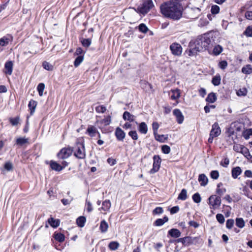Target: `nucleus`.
Here are the masks:
<instances>
[{
    "mask_svg": "<svg viewBox=\"0 0 252 252\" xmlns=\"http://www.w3.org/2000/svg\"><path fill=\"white\" fill-rule=\"evenodd\" d=\"M162 152L165 154H168L170 152V148L168 145H163L161 147Z\"/></svg>",
    "mask_w": 252,
    "mask_h": 252,
    "instance_id": "6e6d98bb",
    "label": "nucleus"
},
{
    "mask_svg": "<svg viewBox=\"0 0 252 252\" xmlns=\"http://www.w3.org/2000/svg\"><path fill=\"white\" fill-rule=\"evenodd\" d=\"M72 150L70 148H63L58 154V157L60 159L68 158L72 154Z\"/></svg>",
    "mask_w": 252,
    "mask_h": 252,
    "instance_id": "6e6552de",
    "label": "nucleus"
},
{
    "mask_svg": "<svg viewBox=\"0 0 252 252\" xmlns=\"http://www.w3.org/2000/svg\"><path fill=\"white\" fill-rule=\"evenodd\" d=\"M242 173V170L240 167H236L232 169V176L233 178L236 179Z\"/></svg>",
    "mask_w": 252,
    "mask_h": 252,
    "instance_id": "a211bd4d",
    "label": "nucleus"
},
{
    "mask_svg": "<svg viewBox=\"0 0 252 252\" xmlns=\"http://www.w3.org/2000/svg\"><path fill=\"white\" fill-rule=\"evenodd\" d=\"M168 220L167 217L165 216L163 219H158L154 222V225L159 226L162 225L165 222Z\"/></svg>",
    "mask_w": 252,
    "mask_h": 252,
    "instance_id": "4be33fe9",
    "label": "nucleus"
},
{
    "mask_svg": "<svg viewBox=\"0 0 252 252\" xmlns=\"http://www.w3.org/2000/svg\"><path fill=\"white\" fill-rule=\"evenodd\" d=\"M160 8L161 13L166 18L178 20L182 16L183 7L179 1H165Z\"/></svg>",
    "mask_w": 252,
    "mask_h": 252,
    "instance_id": "f257e3e1",
    "label": "nucleus"
},
{
    "mask_svg": "<svg viewBox=\"0 0 252 252\" xmlns=\"http://www.w3.org/2000/svg\"><path fill=\"white\" fill-rule=\"evenodd\" d=\"M106 110V108L103 105H100L95 107V111L98 113H104Z\"/></svg>",
    "mask_w": 252,
    "mask_h": 252,
    "instance_id": "864d4df0",
    "label": "nucleus"
},
{
    "mask_svg": "<svg viewBox=\"0 0 252 252\" xmlns=\"http://www.w3.org/2000/svg\"><path fill=\"white\" fill-rule=\"evenodd\" d=\"M54 235H55V236H54L55 239L57 241H58L60 242H62L64 241V236L63 234H62L61 233H55Z\"/></svg>",
    "mask_w": 252,
    "mask_h": 252,
    "instance_id": "ea45409f",
    "label": "nucleus"
},
{
    "mask_svg": "<svg viewBox=\"0 0 252 252\" xmlns=\"http://www.w3.org/2000/svg\"><path fill=\"white\" fill-rule=\"evenodd\" d=\"M245 221L243 218H236V225L237 227L242 228L245 226Z\"/></svg>",
    "mask_w": 252,
    "mask_h": 252,
    "instance_id": "2f4dec72",
    "label": "nucleus"
},
{
    "mask_svg": "<svg viewBox=\"0 0 252 252\" xmlns=\"http://www.w3.org/2000/svg\"><path fill=\"white\" fill-rule=\"evenodd\" d=\"M187 198V191L186 189H183L179 196L178 199L182 200H185Z\"/></svg>",
    "mask_w": 252,
    "mask_h": 252,
    "instance_id": "473e14b6",
    "label": "nucleus"
},
{
    "mask_svg": "<svg viewBox=\"0 0 252 252\" xmlns=\"http://www.w3.org/2000/svg\"><path fill=\"white\" fill-rule=\"evenodd\" d=\"M233 150L237 152L242 153L244 150H247V149L242 145L235 144L233 146Z\"/></svg>",
    "mask_w": 252,
    "mask_h": 252,
    "instance_id": "4c0bfd02",
    "label": "nucleus"
},
{
    "mask_svg": "<svg viewBox=\"0 0 252 252\" xmlns=\"http://www.w3.org/2000/svg\"><path fill=\"white\" fill-rule=\"evenodd\" d=\"M220 7L217 5H213L211 7V12L212 14H217L219 13Z\"/></svg>",
    "mask_w": 252,
    "mask_h": 252,
    "instance_id": "c03bdc74",
    "label": "nucleus"
},
{
    "mask_svg": "<svg viewBox=\"0 0 252 252\" xmlns=\"http://www.w3.org/2000/svg\"><path fill=\"white\" fill-rule=\"evenodd\" d=\"M12 168V164L10 162H6L4 164V168L8 171L11 170Z\"/></svg>",
    "mask_w": 252,
    "mask_h": 252,
    "instance_id": "0e129e2a",
    "label": "nucleus"
},
{
    "mask_svg": "<svg viewBox=\"0 0 252 252\" xmlns=\"http://www.w3.org/2000/svg\"><path fill=\"white\" fill-rule=\"evenodd\" d=\"M108 228V223L104 220L101 221L99 229L102 233H105L107 231Z\"/></svg>",
    "mask_w": 252,
    "mask_h": 252,
    "instance_id": "bb28decb",
    "label": "nucleus"
},
{
    "mask_svg": "<svg viewBox=\"0 0 252 252\" xmlns=\"http://www.w3.org/2000/svg\"><path fill=\"white\" fill-rule=\"evenodd\" d=\"M115 134L119 141H123L126 136L125 132L119 127L116 128Z\"/></svg>",
    "mask_w": 252,
    "mask_h": 252,
    "instance_id": "f8f14e48",
    "label": "nucleus"
},
{
    "mask_svg": "<svg viewBox=\"0 0 252 252\" xmlns=\"http://www.w3.org/2000/svg\"><path fill=\"white\" fill-rule=\"evenodd\" d=\"M74 155L78 158H84L85 154L84 146L82 143H76V145L74 147Z\"/></svg>",
    "mask_w": 252,
    "mask_h": 252,
    "instance_id": "20e7f679",
    "label": "nucleus"
},
{
    "mask_svg": "<svg viewBox=\"0 0 252 252\" xmlns=\"http://www.w3.org/2000/svg\"><path fill=\"white\" fill-rule=\"evenodd\" d=\"M154 134L157 132V130L159 127V125L157 122H153L152 124Z\"/></svg>",
    "mask_w": 252,
    "mask_h": 252,
    "instance_id": "e2e57ef3",
    "label": "nucleus"
},
{
    "mask_svg": "<svg viewBox=\"0 0 252 252\" xmlns=\"http://www.w3.org/2000/svg\"><path fill=\"white\" fill-rule=\"evenodd\" d=\"M227 63L225 61H222L220 62L219 66L222 69H224L227 66Z\"/></svg>",
    "mask_w": 252,
    "mask_h": 252,
    "instance_id": "680f3d73",
    "label": "nucleus"
},
{
    "mask_svg": "<svg viewBox=\"0 0 252 252\" xmlns=\"http://www.w3.org/2000/svg\"><path fill=\"white\" fill-rule=\"evenodd\" d=\"M221 77L220 75L217 74L215 76L212 80V83L214 86H218L220 83Z\"/></svg>",
    "mask_w": 252,
    "mask_h": 252,
    "instance_id": "7c9ffc66",
    "label": "nucleus"
},
{
    "mask_svg": "<svg viewBox=\"0 0 252 252\" xmlns=\"http://www.w3.org/2000/svg\"><path fill=\"white\" fill-rule=\"evenodd\" d=\"M111 122L110 116H108L103 120V123L105 126L109 125Z\"/></svg>",
    "mask_w": 252,
    "mask_h": 252,
    "instance_id": "774afa93",
    "label": "nucleus"
},
{
    "mask_svg": "<svg viewBox=\"0 0 252 252\" xmlns=\"http://www.w3.org/2000/svg\"><path fill=\"white\" fill-rule=\"evenodd\" d=\"M45 88V85L44 83H39L37 86V91L38 92L39 95L42 96L43 95V91Z\"/></svg>",
    "mask_w": 252,
    "mask_h": 252,
    "instance_id": "a19ab883",
    "label": "nucleus"
},
{
    "mask_svg": "<svg viewBox=\"0 0 252 252\" xmlns=\"http://www.w3.org/2000/svg\"><path fill=\"white\" fill-rule=\"evenodd\" d=\"M153 159L154 163L153 168L150 171L151 174H154L158 172L161 163V158L158 156H154Z\"/></svg>",
    "mask_w": 252,
    "mask_h": 252,
    "instance_id": "0eeeda50",
    "label": "nucleus"
},
{
    "mask_svg": "<svg viewBox=\"0 0 252 252\" xmlns=\"http://www.w3.org/2000/svg\"><path fill=\"white\" fill-rule=\"evenodd\" d=\"M123 118L125 120L129 122H133L135 119V116L127 111L124 113Z\"/></svg>",
    "mask_w": 252,
    "mask_h": 252,
    "instance_id": "f3484780",
    "label": "nucleus"
},
{
    "mask_svg": "<svg viewBox=\"0 0 252 252\" xmlns=\"http://www.w3.org/2000/svg\"><path fill=\"white\" fill-rule=\"evenodd\" d=\"M211 177L215 180H217L219 177V172L217 170L212 171L210 173Z\"/></svg>",
    "mask_w": 252,
    "mask_h": 252,
    "instance_id": "de8ad7c7",
    "label": "nucleus"
},
{
    "mask_svg": "<svg viewBox=\"0 0 252 252\" xmlns=\"http://www.w3.org/2000/svg\"><path fill=\"white\" fill-rule=\"evenodd\" d=\"M27 143L28 139L25 137H19L16 140V144L19 146H23Z\"/></svg>",
    "mask_w": 252,
    "mask_h": 252,
    "instance_id": "c85d7f7f",
    "label": "nucleus"
},
{
    "mask_svg": "<svg viewBox=\"0 0 252 252\" xmlns=\"http://www.w3.org/2000/svg\"><path fill=\"white\" fill-rule=\"evenodd\" d=\"M119 243L117 242H116V241H113V242H111L109 245H108V247L111 250H116L117 249H118V248L119 247Z\"/></svg>",
    "mask_w": 252,
    "mask_h": 252,
    "instance_id": "72a5a7b5",
    "label": "nucleus"
},
{
    "mask_svg": "<svg viewBox=\"0 0 252 252\" xmlns=\"http://www.w3.org/2000/svg\"><path fill=\"white\" fill-rule=\"evenodd\" d=\"M197 239V238H192L187 236L184 238H179L176 241L177 243L181 242L185 246H189V245L194 243V240Z\"/></svg>",
    "mask_w": 252,
    "mask_h": 252,
    "instance_id": "1a4fd4ad",
    "label": "nucleus"
},
{
    "mask_svg": "<svg viewBox=\"0 0 252 252\" xmlns=\"http://www.w3.org/2000/svg\"><path fill=\"white\" fill-rule=\"evenodd\" d=\"M168 234L172 237L177 238L181 236V233L178 229L172 228L168 231Z\"/></svg>",
    "mask_w": 252,
    "mask_h": 252,
    "instance_id": "dca6fc26",
    "label": "nucleus"
},
{
    "mask_svg": "<svg viewBox=\"0 0 252 252\" xmlns=\"http://www.w3.org/2000/svg\"><path fill=\"white\" fill-rule=\"evenodd\" d=\"M19 118L18 117H16V118H11L10 119V123L13 126H16V125H17L19 123Z\"/></svg>",
    "mask_w": 252,
    "mask_h": 252,
    "instance_id": "bf43d9fd",
    "label": "nucleus"
},
{
    "mask_svg": "<svg viewBox=\"0 0 252 252\" xmlns=\"http://www.w3.org/2000/svg\"><path fill=\"white\" fill-rule=\"evenodd\" d=\"M170 49L172 54L174 56H180L182 55V47L179 43H173L170 46Z\"/></svg>",
    "mask_w": 252,
    "mask_h": 252,
    "instance_id": "423d86ee",
    "label": "nucleus"
},
{
    "mask_svg": "<svg viewBox=\"0 0 252 252\" xmlns=\"http://www.w3.org/2000/svg\"><path fill=\"white\" fill-rule=\"evenodd\" d=\"M171 98L172 100H176L180 97V91L179 89L172 90L171 91Z\"/></svg>",
    "mask_w": 252,
    "mask_h": 252,
    "instance_id": "6ab92c4d",
    "label": "nucleus"
},
{
    "mask_svg": "<svg viewBox=\"0 0 252 252\" xmlns=\"http://www.w3.org/2000/svg\"><path fill=\"white\" fill-rule=\"evenodd\" d=\"M10 41V38L7 36H3L0 39V46H4L7 45Z\"/></svg>",
    "mask_w": 252,
    "mask_h": 252,
    "instance_id": "e433bc0d",
    "label": "nucleus"
},
{
    "mask_svg": "<svg viewBox=\"0 0 252 252\" xmlns=\"http://www.w3.org/2000/svg\"><path fill=\"white\" fill-rule=\"evenodd\" d=\"M42 65L44 68L47 70H51L53 69V66L47 62H44Z\"/></svg>",
    "mask_w": 252,
    "mask_h": 252,
    "instance_id": "5fc2aeb1",
    "label": "nucleus"
},
{
    "mask_svg": "<svg viewBox=\"0 0 252 252\" xmlns=\"http://www.w3.org/2000/svg\"><path fill=\"white\" fill-rule=\"evenodd\" d=\"M229 163V160L228 158H225L223 161L221 162L220 164L223 167H227Z\"/></svg>",
    "mask_w": 252,
    "mask_h": 252,
    "instance_id": "338daca9",
    "label": "nucleus"
},
{
    "mask_svg": "<svg viewBox=\"0 0 252 252\" xmlns=\"http://www.w3.org/2000/svg\"><path fill=\"white\" fill-rule=\"evenodd\" d=\"M83 46L88 47L91 44V40L90 38L83 39L81 41Z\"/></svg>",
    "mask_w": 252,
    "mask_h": 252,
    "instance_id": "49530a36",
    "label": "nucleus"
},
{
    "mask_svg": "<svg viewBox=\"0 0 252 252\" xmlns=\"http://www.w3.org/2000/svg\"><path fill=\"white\" fill-rule=\"evenodd\" d=\"M198 181L201 186H206L208 182V179L204 174H201L199 175Z\"/></svg>",
    "mask_w": 252,
    "mask_h": 252,
    "instance_id": "4468645a",
    "label": "nucleus"
},
{
    "mask_svg": "<svg viewBox=\"0 0 252 252\" xmlns=\"http://www.w3.org/2000/svg\"><path fill=\"white\" fill-rule=\"evenodd\" d=\"M37 106V102L33 100H31L29 103L28 107L31 110V114L32 115L35 112Z\"/></svg>",
    "mask_w": 252,
    "mask_h": 252,
    "instance_id": "aec40b11",
    "label": "nucleus"
},
{
    "mask_svg": "<svg viewBox=\"0 0 252 252\" xmlns=\"http://www.w3.org/2000/svg\"><path fill=\"white\" fill-rule=\"evenodd\" d=\"M13 67V63L12 61L6 62L4 64V72L5 73L11 75L12 73Z\"/></svg>",
    "mask_w": 252,
    "mask_h": 252,
    "instance_id": "ddd939ff",
    "label": "nucleus"
},
{
    "mask_svg": "<svg viewBox=\"0 0 252 252\" xmlns=\"http://www.w3.org/2000/svg\"><path fill=\"white\" fill-rule=\"evenodd\" d=\"M247 91L245 88L240 89L237 92V94L238 96H245L247 94Z\"/></svg>",
    "mask_w": 252,
    "mask_h": 252,
    "instance_id": "4d7b16f0",
    "label": "nucleus"
},
{
    "mask_svg": "<svg viewBox=\"0 0 252 252\" xmlns=\"http://www.w3.org/2000/svg\"><path fill=\"white\" fill-rule=\"evenodd\" d=\"M244 34L247 37H252V26H248L244 32Z\"/></svg>",
    "mask_w": 252,
    "mask_h": 252,
    "instance_id": "79ce46f5",
    "label": "nucleus"
},
{
    "mask_svg": "<svg viewBox=\"0 0 252 252\" xmlns=\"http://www.w3.org/2000/svg\"><path fill=\"white\" fill-rule=\"evenodd\" d=\"M86 222V218L83 216L78 217L76 220V223L79 227H82Z\"/></svg>",
    "mask_w": 252,
    "mask_h": 252,
    "instance_id": "cd10ccee",
    "label": "nucleus"
},
{
    "mask_svg": "<svg viewBox=\"0 0 252 252\" xmlns=\"http://www.w3.org/2000/svg\"><path fill=\"white\" fill-rule=\"evenodd\" d=\"M222 50L223 48L220 45H216L213 49V54L215 56H218L222 52Z\"/></svg>",
    "mask_w": 252,
    "mask_h": 252,
    "instance_id": "c756f323",
    "label": "nucleus"
},
{
    "mask_svg": "<svg viewBox=\"0 0 252 252\" xmlns=\"http://www.w3.org/2000/svg\"><path fill=\"white\" fill-rule=\"evenodd\" d=\"M216 219L220 224L223 223L225 220L223 216L221 214H218L216 215Z\"/></svg>",
    "mask_w": 252,
    "mask_h": 252,
    "instance_id": "603ef678",
    "label": "nucleus"
},
{
    "mask_svg": "<svg viewBox=\"0 0 252 252\" xmlns=\"http://www.w3.org/2000/svg\"><path fill=\"white\" fill-rule=\"evenodd\" d=\"M155 139L160 142H164L166 139L164 135H159L157 133H154Z\"/></svg>",
    "mask_w": 252,
    "mask_h": 252,
    "instance_id": "58836bf2",
    "label": "nucleus"
},
{
    "mask_svg": "<svg viewBox=\"0 0 252 252\" xmlns=\"http://www.w3.org/2000/svg\"><path fill=\"white\" fill-rule=\"evenodd\" d=\"M221 132L220 128L217 123H215L212 126V129L210 131L211 136L217 137Z\"/></svg>",
    "mask_w": 252,
    "mask_h": 252,
    "instance_id": "9d476101",
    "label": "nucleus"
},
{
    "mask_svg": "<svg viewBox=\"0 0 252 252\" xmlns=\"http://www.w3.org/2000/svg\"><path fill=\"white\" fill-rule=\"evenodd\" d=\"M216 100L217 96L214 93H210L206 98V100L209 103H214Z\"/></svg>",
    "mask_w": 252,
    "mask_h": 252,
    "instance_id": "a878e982",
    "label": "nucleus"
},
{
    "mask_svg": "<svg viewBox=\"0 0 252 252\" xmlns=\"http://www.w3.org/2000/svg\"><path fill=\"white\" fill-rule=\"evenodd\" d=\"M242 72L245 74H251L252 73V66L250 64H247L242 68Z\"/></svg>",
    "mask_w": 252,
    "mask_h": 252,
    "instance_id": "393cba45",
    "label": "nucleus"
},
{
    "mask_svg": "<svg viewBox=\"0 0 252 252\" xmlns=\"http://www.w3.org/2000/svg\"><path fill=\"white\" fill-rule=\"evenodd\" d=\"M189 224L190 226H192L195 228L198 227L199 226V224L198 223H197V222L193 221V220L189 221Z\"/></svg>",
    "mask_w": 252,
    "mask_h": 252,
    "instance_id": "69168bd1",
    "label": "nucleus"
},
{
    "mask_svg": "<svg viewBox=\"0 0 252 252\" xmlns=\"http://www.w3.org/2000/svg\"><path fill=\"white\" fill-rule=\"evenodd\" d=\"M163 212V210L162 207H156L153 211V214L154 215H158V214H161Z\"/></svg>",
    "mask_w": 252,
    "mask_h": 252,
    "instance_id": "09e8293b",
    "label": "nucleus"
},
{
    "mask_svg": "<svg viewBox=\"0 0 252 252\" xmlns=\"http://www.w3.org/2000/svg\"><path fill=\"white\" fill-rule=\"evenodd\" d=\"M111 207V203L109 200H106L102 203V207L99 209L102 213H105V212L108 211Z\"/></svg>",
    "mask_w": 252,
    "mask_h": 252,
    "instance_id": "2eb2a0df",
    "label": "nucleus"
},
{
    "mask_svg": "<svg viewBox=\"0 0 252 252\" xmlns=\"http://www.w3.org/2000/svg\"><path fill=\"white\" fill-rule=\"evenodd\" d=\"M211 42L210 38L206 35L198 37L193 42H190L189 49L187 51L188 55L193 56L198 52L208 50Z\"/></svg>",
    "mask_w": 252,
    "mask_h": 252,
    "instance_id": "f03ea898",
    "label": "nucleus"
},
{
    "mask_svg": "<svg viewBox=\"0 0 252 252\" xmlns=\"http://www.w3.org/2000/svg\"><path fill=\"white\" fill-rule=\"evenodd\" d=\"M220 184H218L217 187L218 188L217 189V193L220 194V195H221L226 191V190L225 189H220Z\"/></svg>",
    "mask_w": 252,
    "mask_h": 252,
    "instance_id": "052dcab7",
    "label": "nucleus"
},
{
    "mask_svg": "<svg viewBox=\"0 0 252 252\" xmlns=\"http://www.w3.org/2000/svg\"><path fill=\"white\" fill-rule=\"evenodd\" d=\"M210 208L216 209L218 208L221 204L220 197L216 195H212L208 198Z\"/></svg>",
    "mask_w": 252,
    "mask_h": 252,
    "instance_id": "39448f33",
    "label": "nucleus"
},
{
    "mask_svg": "<svg viewBox=\"0 0 252 252\" xmlns=\"http://www.w3.org/2000/svg\"><path fill=\"white\" fill-rule=\"evenodd\" d=\"M48 221L50 225L54 228H56L60 225L59 220H55L53 218H49L48 220Z\"/></svg>",
    "mask_w": 252,
    "mask_h": 252,
    "instance_id": "5701e85b",
    "label": "nucleus"
},
{
    "mask_svg": "<svg viewBox=\"0 0 252 252\" xmlns=\"http://www.w3.org/2000/svg\"><path fill=\"white\" fill-rule=\"evenodd\" d=\"M234 221L233 219H228L226 221V227L228 229H231L234 225Z\"/></svg>",
    "mask_w": 252,
    "mask_h": 252,
    "instance_id": "8fccbe9b",
    "label": "nucleus"
},
{
    "mask_svg": "<svg viewBox=\"0 0 252 252\" xmlns=\"http://www.w3.org/2000/svg\"><path fill=\"white\" fill-rule=\"evenodd\" d=\"M139 30L142 32L146 33L148 29L144 24H141L139 26Z\"/></svg>",
    "mask_w": 252,
    "mask_h": 252,
    "instance_id": "3c124183",
    "label": "nucleus"
},
{
    "mask_svg": "<svg viewBox=\"0 0 252 252\" xmlns=\"http://www.w3.org/2000/svg\"><path fill=\"white\" fill-rule=\"evenodd\" d=\"M138 130L141 133H147L148 131V127L145 122H142L139 124Z\"/></svg>",
    "mask_w": 252,
    "mask_h": 252,
    "instance_id": "b1692460",
    "label": "nucleus"
},
{
    "mask_svg": "<svg viewBox=\"0 0 252 252\" xmlns=\"http://www.w3.org/2000/svg\"><path fill=\"white\" fill-rule=\"evenodd\" d=\"M84 60L83 56H78L75 60L74 62V65L76 67H78Z\"/></svg>",
    "mask_w": 252,
    "mask_h": 252,
    "instance_id": "c9c22d12",
    "label": "nucleus"
},
{
    "mask_svg": "<svg viewBox=\"0 0 252 252\" xmlns=\"http://www.w3.org/2000/svg\"><path fill=\"white\" fill-rule=\"evenodd\" d=\"M192 199L194 202L198 203L201 202V198L198 193H195L192 196Z\"/></svg>",
    "mask_w": 252,
    "mask_h": 252,
    "instance_id": "a18cd8bd",
    "label": "nucleus"
},
{
    "mask_svg": "<svg viewBox=\"0 0 252 252\" xmlns=\"http://www.w3.org/2000/svg\"><path fill=\"white\" fill-rule=\"evenodd\" d=\"M173 113L174 115L176 117L177 122L180 124H182L184 120V117L182 112L179 109H175L174 110Z\"/></svg>",
    "mask_w": 252,
    "mask_h": 252,
    "instance_id": "9b49d317",
    "label": "nucleus"
},
{
    "mask_svg": "<svg viewBox=\"0 0 252 252\" xmlns=\"http://www.w3.org/2000/svg\"><path fill=\"white\" fill-rule=\"evenodd\" d=\"M50 166L53 170L57 171H60L63 169V166H62L60 164L53 161H51Z\"/></svg>",
    "mask_w": 252,
    "mask_h": 252,
    "instance_id": "412c9836",
    "label": "nucleus"
},
{
    "mask_svg": "<svg viewBox=\"0 0 252 252\" xmlns=\"http://www.w3.org/2000/svg\"><path fill=\"white\" fill-rule=\"evenodd\" d=\"M86 133L91 137L94 136V127L92 126H89L87 128Z\"/></svg>",
    "mask_w": 252,
    "mask_h": 252,
    "instance_id": "37998d69",
    "label": "nucleus"
},
{
    "mask_svg": "<svg viewBox=\"0 0 252 252\" xmlns=\"http://www.w3.org/2000/svg\"><path fill=\"white\" fill-rule=\"evenodd\" d=\"M128 135L133 140H137L138 139V135L136 131H130L128 132Z\"/></svg>",
    "mask_w": 252,
    "mask_h": 252,
    "instance_id": "13d9d810",
    "label": "nucleus"
},
{
    "mask_svg": "<svg viewBox=\"0 0 252 252\" xmlns=\"http://www.w3.org/2000/svg\"><path fill=\"white\" fill-rule=\"evenodd\" d=\"M191 11L192 12H194L195 13V15L193 16L192 17V18L196 19L198 17V16L200 15L201 13V8L199 7H192L191 8Z\"/></svg>",
    "mask_w": 252,
    "mask_h": 252,
    "instance_id": "f704fd0d",
    "label": "nucleus"
},
{
    "mask_svg": "<svg viewBox=\"0 0 252 252\" xmlns=\"http://www.w3.org/2000/svg\"><path fill=\"white\" fill-rule=\"evenodd\" d=\"M154 6L152 1H143V2L138 5L137 9L142 14H145Z\"/></svg>",
    "mask_w": 252,
    "mask_h": 252,
    "instance_id": "7ed1b4c3",
    "label": "nucleus"
}]
</instances>
